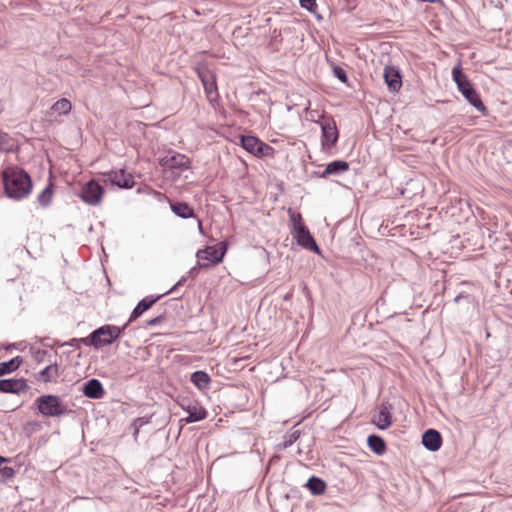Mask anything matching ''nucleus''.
<instances>
[{
    "label": "nucleus",
    "mask_w": 512,
    "mask_h": 512,
    "mask_svg": "<svg viewBox=\"0 0 512 512\" xmlns=\"http://www.w3.org/2000/svg\"><path fill=\"white\" fill-rule=\"evenodd\" d=\"M452 76L453 80L457 84L459 91L467 99V101L483 115H486L487 108L481 101L478 92L474 89L467 76L463 73L460 65L453 68Z\"/></svg>",
    "instance_id": "20e7f679"
},
{
    "label": "nucleus",
    "mask_w": 512,
    "mask_h": 512,
    "mask_svg": "<svg viewBox=\"0 0 512 512\" xmlns=\"http://www.w3.org/2000/svg\"><path fill=\"white\" fill-rule=\"evenodd\" d=\"M47 351L46 350H38L36 353H35V360L37 362H42L44 357L47 355Z\"/></svg>",
    "instance_id": "c9c22d12"
},
{
    "label": "nucleus",
    "mask_w": 512,
    "mask_h": 512,
    "mask_svg": "<svg viewBox=\"0 0 512 512\" xmlns=\"http://www.w3.org/2000/svg\"><path fill=\"white\" fill-rule=\"evenodd\" d=\"M289 220L291 223V234L296 240L297 244L301 247L313 251L315 253H320V249L311 235L308 227L303 223V219L300 213H294L291 209H289Z\"/></svg>",
    "instance_id": "7ed1b4c3"
},
{
    "label": "nucleus",
    "mask_w": 512,
    "mask_h": 512,
    "mask_svg": "<svg viewBox=\"0 0 512 512\" xmlns=\"http://www.w3.org/2000/svg\"><path fill=\"white\" fill-rule=\"evenodd\" d=\"M104 192V188L92 179L83 186L80 197L85 203L94 206L101 202Z\"/></svg>",
    "instance_id": "6e6552de"
},
{
    "label": "nucleus",
    "mask_w": 512,
    "mask_h": 512,
    "mask_svg": "<svg viewBox=\"0 0 512 512\" xmlns=\"http://www.w3.org/2000/svg\"><path fill=\"white\" fill-rule=\"evenodd\" d=\"M390 408V406L382 405L379 412L373 416L372 423L375 424L378 429L385 430L391 426L392 414Z\"/></svg>",
    "instance_id": "a211bd4d"
},
{
    "label": "nucleus",
    "mask_w": 512,
    "mask_h": 512,
    "mask_svg": "<svg viewBox=\"0 0 512 512\" xmlns=\"http://www.w3.org/2000/svg\"><path fill=\"white\" fill-rule=\"evenodd\" d=\"M300 6L312 13H314L317 9L316 0H300Z\"/></svg>",
    "instance_id": "2f4dec72"
},
{
    "label": "nucleus",
    "mask_w": 512,
    "mask_h": 512,
    "mask_svg": "<svg viewBox=\"0 0 512 512\" xmlns=\"http://www.w3.org/2000/svg\"><path fill=\"white\" fill-rule=\"evenodd\" d=\"M186 281V278L183 277L181 278L170 290L166 291L165 293H163L162 295L165 296L169 293H171L172 291H174L178 286L182 285L184 282Z\"/></svg>",
    "instance_id": "e433bc0d"
},
{
    "label": "nucleus",
    "mask_w": 512,
    "mask_h": 512,
    "mask_svg": "<svg viewBox=\"0 0 512 512\" xmlns=\"http://www.w3.org/2000/svg\"><path fill=\"white\" fill-rule=\"evenodd\" d=\"M12 347H14V344L8 345L6 349H12Z\"/></svg>",
    "instance_id": "ea45409f"
},
{
    "label": "nucleus",
    "mask_w": 512,
    "mask_h": 512,
    "mask_svg": "<svg viewBox=\"0 0 512 512\" xmlns=\"http://www.w3.org/2000/svg\"><path fill=\"white\" fill-rule=\"evenodd\" d=\"M172 211L183 219L195 217L194 210L185 202L171 203Z\"/></svg>",
    "instance_id": "5701e85b"
},
{
    "label": "nucleus",
    "mask_w": 512,
    "mask_h": 512,
    "mask_svg": "<svg viewBox=\"0 0 512 512\" xmlns=\"http://www.w3.org/2000/svg\"><path fill=\"white\" fill-rule=\"evenodd\" d=\"M219 246V249L214 246H208L197 252L196 257L201 268H207L210 265H216L222 262L227 246L224 242H220Z\"/></svg>",
    "instance_id": "423d86ee"
},
{
    "label": "nucleus",
    "mask_w": 512,
    "mask_h": 512,
    "mask_svg": "<svg viewBox=\"0 0 512 512\" xmlns=\"http://www.w3.org/2000/svg\"><path fill=\"white\" fill-rule=\"evenodd\" d=\"M71 108V102L66 98H61L60 100L56 101L52 106V110L60 115L68 114L71 111Z\"/></svg>",
    "instance_id": "bb28decb"
},
{
    "label": "nucleus",
    "mask_w": 512,
    "mask_h": 512,
    "mask_svg": "<svg viewBox=\"0 0 512 512\" xmlns=\"http://www.w3.org/2000/svg\"><path fill=\"white\" fill-rule=\"evenodd\" d=\"M59 375L58 365L56 363L46 366L39 373V380L48 383L57 378Z\"/></svg>",
    "instance_id": "a878e982"
},
{
    "label": "nucleus",
    "mask_w": 512,
    "mask_h": 512,
    "mask_svg": "<svg viewBox=\"0 0 512 512\" xmlns=\"http://www.w3.org/2000/svg\"><path fill=\"white\" fill-rule=\"evenodd\" d=\"M383 77L391 92H397L402 87V77L398 68L394 66H386L384 68Z\"/></svg>",
    "instance_id": "ddd939ff"
},
{
    "label": "nucleus",
    "mask_w": 512,
    "mask_h": 512,
    "mask_svg": "<svg viewBox=\"0 0 512 512\" xmlns=\"http://www.w3.org/2000/svg\"><path fill=\"white\" fill-rule=\"evenodd\" d=\"M151 417L152 416H148V417H138L136 418L133 423H132V426L134 428V431H133V436L136 437L139 433V430L142 426L148 424L151 420Z\"/></svg>",
    "instance_id": "c756f323"
},
{
    "label": "nucleus",
    "mask_w": 512,
    "mask_h": 512,
    "mask_svg": "<svg viewBox=\"0 0 512 512\" xmlns=\"http://www.w3.org/2000/svg\"><path fill=\"white\" fill-rule=\"evenodd\" d=\"M333 74L342 83H347L348 82L347 73H346V71L342 67L334 66Z\"/></svg>",
    "instance_id": "7c9ffc66"
},
{
    "label": "nucleus",
    "mask_w": 512,
    "mask_h": 512,
    "mask_svg": "<svg viewBox=\"0 0 512 512\" xmlns=\"http://www.w3.org/2000/svg\"><path fill=\"white\" fill-rule=\"evenodd\" d=\"M322 139L321 144L324 150L334 147L339 138V132L333 119H325L321 124Z\"/></svg>",
    "instance_id": "9d476101"
},
{
    "label": "nucleus",
    "mask_w": 512,
    "mask_h": 512,
    "mask_svg": "<svg viewBox=\"0 0 512 512\" xmlns=\"http://www.w3.org/2000/svg\"><path fill=\"white\" fill-rule=\"evenodd\" d=\"M469 296L464 294H459L454 298L455 303H459L461 299H467Z\"/></svg>",
    "instance_id": "4c0bfd02"
},
{
    "label": "nucleus",
    "mask_w": 512,
    "mask_h": 512,
    "mask_svg": "<svg viewBox=\"0 0 512 512\" xmlns=\"http://www.w3.org/2000/svg\"><path fill=\"white\" fill-rule=\"evenodd\" d=\"M35 405L44 417H60L71 412L61 398L53 394L39 396L35 400Z\"/></svg>",
    "instance_id": "39448f33"
},
{
    "label": "nucleus",
    "mask_w": 512,
    "mask_h": 512,
    "mask_svg": "<svg viewBox=\"0 0 512 512\" xmlns=\"http://www.w3.org/2000/svg\"><path fill=\"white\" fill-rule=\"evenodd\" d=\"M2 182L5 195L16 201L26 198L33 188L30 175L17 166L7 167L3 170Z\"/></svg>",
    "instance_id": "f257e3e1"
},
{
    "label": "nucleus",
    "mask_w": 512,
    "mask_h": 512,
    "mask_svg": "<svg viewBox=\"0 0 512 512\" xmlns=\"http://www.w3.org/2000/svg\"><path fill=\"white\" fill-rule=\"evenodd\" d=\"M165 320V315L164 314H160L150 320L147 321V325L148 326H155V325H158L160 323H162L163 321Z\"/></svg>",
    "instance_id": "f704fd0d"
},
{
    "label": "nucleus",
    "mask_w": 512,
    "mask_h": 512,
    "mask_svg": "<svg viewBox=\"0 0 512 512\" xmlns=\"http://www.w3.org/2000/svg\"><path fill=\"white\" fill-rule=\"evenodd\" d=\"M22 363H23V359L20 356H16L6 362H1L0 363V377L16 371Z\"/></svg>",
    "instance_id": "b1692460"
},
{
    "label": "nucleus",
    "mask_w": 512,
    "mask_h": 512,
    "mask_svg": "<svg viewBox=\"0 0 512 512\" xmlns=\"http://www.w3.org/2000/svg\"><path fill=\"white\" fill-rule=\"evenodd\" d=\"M53 188L52 184H49L39 195L38 202L42 207H47L52 200Z\"/></svg>",
    "instance_id": "cd10ccee"
},
{
    "label": "nucleus",
    "mask_w": 512,
    "mask_h": 512,
    "mask_svg": "<svg viewBox=\"0 0 512 512\" xmlns=\"http://www.w3.org/2000/svg\"><path fill=\"white\" fill-rule=\"evenodd\" d=\"M82 392L86 397L91 399H100L105 394L102 383L96 378H92L85 382Z\"/></svg>",
    "instance_id": "f3484780"
},
{
    "label": "nucleus",
    "mask_w": 512,
    "mask_h": 512,
    "mask_svg": "<svg viewBox=\"0 0 512 512\" xmlns=\"http://www.w3.org/2000/svg\"><path fill=\"white\" fill-rule=\"evenodd\" d=\"M305 486L313 495H321L326 490V483L321 478L316 476L310 477Z\"/></svg>",
    "instance_id": "393cba45"
},
{
    "label": "nucleus",
    "mask_w": 512,
    "mask_h": 512,
    "mask_svg": "<svg viewBox=\"0 0 512 512\" xmlns=\"http://www.w3.org/2000/svg\"><path fill=\"white\" fill-rule=\"evenodd\" d=\"M161 297H163V295H158L156 297L147 296L140 300L136 307L133 309L127 323L129 324L130 322L139 318L145 311L150 309L158 300H160Z\"/></svg>",
    "instance_id": "dca6fc26"
},
{
    "label": "nucleus",
    "mask_w": 512,
    "mask_h": 512,
    "mask_svg": "<svg viewBox=\"0 0 512 512\" xmlns=\"http://www.w3.org/2000/svg\"><path fill=\"white\" fill-rule=\"evenodd\" d=\"M9 135L0 130V150L7 151L9 149Z\"/></svg>",
    "instance_id": "473e14b6"
},
{
    "label": "nucleus",
    "mask_w": 512,
    "mask_h": 512,
    "mask_svg": "<svg viewBox=\"0 0 512 512\" xmlns=\"http://www.w3.org/2000/svg\"><path fill=\"white\" fill-rule=\"evenodd\" d=\"M300 430L291 429L284 435L283 448H288L300 438Z\"/></svg>",
    "instance_id": "c85d7f7f"
},
{
    "label": "nucleus",
    "mask_w": 512,
    "mask_h": 512,
    "mask_svg": "<svg viewBox=\"0 0 512 512\" xmlns=\"http://www.w3.org/2000/svg\"><path fill=\"white\" fill-rule=\"evenodd\" d=\"M159 164L167 169L185 170L190 166V159L175 151H169L165 156L159 159Z\"/></svg>",
    "instance_id": "9b49d317"
},
{
    "label": "nucleus",
    "mask_w": 512,
    "mask_h": 512,
    "mask_svg": "<svg viewBox=\"0 0 512 512\" xmlns=\"http://www.w3.org/2000/svg\"><path fill=\"white\" fill-rule=\"evenodd\" d=\"M182 407L188 413V416L184 419L186 423L198 422L207 417V411L197 402H189L187 406L182 404Z\"/></svg>",
    "instance_id": "2eb2a0df"
},
{
    "label": "nucleus",
    "mask_w": 512,
    "mask_h": 512,
    "mask_svg": "<svg viewBox=\"0 0 512 512\" xmlns=\"http://www.w3.org/2000/svg\"><path fill=\"white\" fill-rule=\"evenodd\" d=\"M0 475L4 479H10L15 475V470L12 467L5 466L0 468Z\"/></svg>",
    "instance_id": "72a5a7b5"
},
{
    "label": "nucleus",
    "mask_w": 512,
    "mask_h": 512,
    "mask_svg": "<svg viewBox=\"0 0 512 512\" xmlns=\"http://www.w3.org/2000/svg\"><path fill=\"white\" fill-rule=\"evenodd\" d=\"M29 385L23 378L20 379H1L0 391L3 393L21 394L29 390Z\"/></svg>",
    "instance_id": "f8f14e48"
},
{
    "label": "nucleus",
    "mask_w": 512,
    "mask_h": 512,
    "mask_svg": "<svg viewBox=\"0 0 512 512\" xmlns=\"http://www.w3.org/2000/svg\"><path fill=\"white\" fill-rule=\"evenodd\" d=\"M127 326L128 323L122 327L109 324L103 325L92 331L89 336L80 338L79 342L86 346H93L95 349H99L114 343L118 338L121 337ZM74 342H78V339H72L68 344L74 345Z\"/></svg>",
    "instance_id": "f03ea898"
},
{
    "label": "nucleus",
    "mask_w": 512,
    "mask_h": 512,
    "mask_svg": "<svg viewBox=\"0 0 512 512\" xmlns=\"http://www.w3.org/2000/svg\"><path fill=\"white\" fill-rule=\"evenodd\" d=\"M241 146L257 157L273 156L274 148L254 136H242Z\"/></svg>",
    "instance_id": "0eeeda50"
},
{
    "label": "nucleus",
    "mask_w": 512,
    "mask_h": 512,
    "mask_svg": "<svg viewBox=\"0 0 512 512\" xmlns=\"http://www.w3.org/2000/svg\"><path fill=\"white\" fill-rule=\"evenodd\" d=\"M349 170V163L344 160H334L326 165L320 177L326 178L330 175H340Z\"/></svg>",
    "instance_id": "aec40b11"
},
{
    "label": "nucleus",
    "mask_w": 512,
    "mask_h": 512,
    "mask_svg": "<svg viewBox=\"0 0 512 512\" xmlns=\"http://www.w3.org/2000/svg\"><path fill=\"white\" fill-rule=\"evenodd\" d=\"M198 76L204 86V90L207 93L208 96H210L212 93L217 92V85H216V79L215 75L208 69L197 70Z\"/></svg>",
    "instance_id": "6ab92c4d"
},
{
    "label": "nucleus",
    "mask_w": 512,
    "mask_h": 512,
    "mask_svg": "<svg viewBox=\"0 0 512 512\" xmlns=\"http://www.w3.org/2000/svg\"><path fill=\"white\" fill-rule=\"evenodd\" d=\"M423 446L431 451H438L442 445V436L439 431L435 429H428L422 435Z\"/></svg>",
    "instance_id": "4468645a"
},
{
    "label": "nucleus",
    "mask_w": 512,
    "mask_h": 512,
    "mask_svg": "<svg viewBox=\"0 0 512 512\" xmlns=\"http://www.w3.org/2000/svg\"><path fill=\"white\" fill-rule=\"evenodd\" d=\"M367 445L375 454L379 456L383 455L387 449L384 439L376 434L368 436Z\"/></svg>",
    "instance_id": "4be33fe9"
},
{
    "label": "nucleus",
    "mask_w": 512,
    "mask_h": 512,
    "mask_svg": "<svg viewBox=\"0 0 512 512\" xmlns=\"http://www.w3.org/2000/svg\"><path fill=\"white\" fill-rule=\"evenodd\" d=\"M104 182H109L112 185L118 186L123 189H130L135 185L132 174L127 173L124 169L118 171H109L102 173Z\"/></svg>",
    "instance_id": "1a4fd4ad"
},
{
    "label": "nucleus",
    "mask_w": 512,
    "mask_h": 512,
    "mask_svg": "<svg viewBox=\"0 0 512 512\" xmlns=\"http://www.w3.org/2000/svg\"><path fill=\"white\" fill-rule=\"evenodd\" d=\"M10 462V458H6V457H3V456H0V465L2 463H8Z\"/></svg>",
    "instance_id": "58836bf2"
},
{
    "label": "nucleus",
    "mask_w": 512,
    "mask_h": 512,
    "mask_svg": "<svg viewBox=\"0 0 512 512\" xmlns=\"http://www.w3.org/2000/svg\"><path fill=\"white\" fill-rule=\"evenodd\" d=\"M190 380L199 390L202 391L208 389L211 382V378L208 373L202 370L193 372L191 374Z\"/></svg>",
    "instance_id": "412c9836"
}]
</instances>
